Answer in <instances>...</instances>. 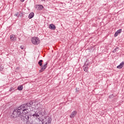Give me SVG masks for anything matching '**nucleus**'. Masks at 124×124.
Returning <instances> with one entry per match:
<instances>
[{"label":"nucleus","mask_w":124,"mask_h":124,"mask_svg":"<svg viewBox=\"0 0 124 124\" xmlns=\"http://www.w3.org/2000/svg\"><path fill=\"white\" fill-rule=\"evenodd\" d=\"M4 69V67L2 64H0V71H2Z\"/></svg>","instance_id":"4468645a"},{"label":"nucleus","mask_w":124,"mask_h":124,"mask_svg":"<svg viewBox=\"0 0 124 124\" xmlns=\"http://www.w3.org/2000/svg\"><path fill=\"white\" fill-rule=\"evenodd\" d=\"M122 32V29H120L118 30L114 34V37H117L119 34H120Z\"/></svg>","instance_id":"0eeeda50"},{"label":"nucleus","mask_w":124,"mask_h":124,"mask_svg":"<svg viewBox=\"0 0 124 124\" xmlns=\"http://www.w3.org/2000/svg\"><path fill=\"white\" fill-rule=\"evenodd\" d=\"M48 64V63H45L44 65H43V66H41V68L42 69V70L44 71V70H45L46 68H47V65Z\"/></svg>","instance_id":"9b49d317"},{"label":"nucleus","mask_w":124,"mask_h":124,"mask_svg":"<svg viewBox=\"0 0 124 124\" xmlns=\"http://www.w3.org/2000/svg\"><path fill=\"white\" fill-rule=\"evenodd\" d=\"M36 8L38 10H41V9H43L44 7L41 5H36Z\"/></svg>","instance_id":"6e6552de"},{"label":"nucleus","mask_w":124,"mask_h":124,"mask_svg":"<svg viewBox=\"0 0 124 124\" xmlns=\"http://www.w3.org/2000/svg\"><path fill=\"white\" fill-rule=\"evenodd\" d=\"M88 69H89V67L87 65H85L84 66L83 70L85 72H88Z\"/></svg>","instance_id":"f8f14e48"},{"label":"nucleus","mask_w":124,"mask_h":124,"mask_svg":"<svg viewBox=\"0 0 124 124\" xmlns=\"http://www.w3.org/2000/svg\"><path fill=\"white\" fill-rule=\"evenodd\" d=\"M34 16V14L33 13H31L29 16V19H31Z\"/></svg>","instance_id":"ddd939ff"},{"label":"nucleus","mask_w":124,"mask_h":124,"mask_svg":"<svg viewBox=\"0 0 124 124\" xmlns=\"http://www.w3.org/2000/svg\"><path fill=\"white\" fill-rule=\"evenodd\" d=\"M39 112L38 113L35 112L34 114H30L31 117H33L36 120H38L39 122H42V124H51V120L50 118L48 117H43V115H44V109H40V108H38Z\"/></svg>","instance_id":"f257e3e1"},{"label":"nucleus","mask_w":124,"mask_h":124,"mask_svg":"<svg viewBox=\"0 0 124 124\" xmlns=\"http://www.w3.org/2000/svg\"><path fill=\"white\" fill-rule=\"evenodd\" d=\"M49 29L50 30H56V26L53 24H50L49 26Z\"/></svg>","instance_id":"9d476101"},{"label":"nucleus","mask_w":124,"mask_h":124,"mask_svg":"<svg viewBox=\"0 0 124 124\" xmlns=\"http://www.w3.org/2000/svg\"><path fill=\"white\" fill-rule=\"evenodd\" d=\"M76 115H77V111H74L72 112V113L70 115V118H71V119H73V118H74V117H75Z\"/></svg>","instance_id":"39448f33"},{"label":"nucleus","mask_w":124,"mask_h":124,"mask_svg":"<svg viewBox=\"0 0 124 124\" xmlns=\"http://www.w3.org/2000/svg\"><path fill=\"white\" fill-rule=\"evenodd\" d=\"M19 116H21V111L20 110H19V108L18 109H16L15 111H14L13 114L11 115L12 118H17V117H19Z\"/></svg>","instance_id":"7ed1b4c3"},{"label":"nucleus","mask_w":124,"mask_h":124,"mask_svg":"<svg viewBox=\"0 0 124 124\" xmlns=\"http://www.w3.org/2000/svg\"><path fill=\"white\" fill-rule=\"evenodd\" d=\"M124 62H122L120 65L117 66V68H118L119 69H121V68H123L124 67Z\"/></svg>","instance_id":"1a4fd4ad"},{"label":"nucleus","mask_w":124,"mask_h":124,"mask_svg":"<svg viewBox=\"0 0 124 124\" xmlns=\"http://www.w3.org/2000/svg\"><path fill=\"white\" fill-rule=\"evenodd\" d=\"M42 62H43V60H40L38 62V64L40 66H42Z\"/></svg>","instance_id":"2eb2a0df"},{"label":"nucleus","mask_w":124,"mask_h":124,"mask_svg":"<svg viewBox=\"0 0 124 124\" xmlns=\"http://www.w3.org/2000/svg\"><path fill=\"white\" fill-rule=\"evenodd\" d=\"M20 48H21V49H24V47H23L22 46H20Z\"/></svg>","instance_id":"aec40b11"},{"label":"nucleus","mask_w":124,"mask_h":124,"mask_svg":"<svg viewBox=\"0 0 124 124\" xmlns=\"http://www.w3.org/2000/svg\"><path fill=\"white\" fill-rule=\"evenodd\" d=\"M31 40L32 44H34V45H38V44H40V40L38 37H33L31 38Z\"/></svg>","instance_id":"20e7f679"},{"label":"nucleus","mask_w":124,"mask_h":124,"mask_svg":"<svg viewBox=\"0 0 124 124\" xmlns=\"http://www.w3.org/2000/svg\"><path fill=\"white\" fill-rule=\"evenodd\" d=\"M43 71H44V70H43L42 68H41V70H39V73H41V72H43Z\"/></svg>","instance_id":"a211bd4d"},{"label":"nucleus","mask_w":124,"mask_h":124,"mask_svg":"<svg viewBox=\"0 0 124 124\" xmlns=\"http://www.w3.org/2000/svg\"><path fill=\"white\" fill-rule=\"evenodd\" d=\"M18 91H22L23 90V86L22 85L19 86L17 88Z\"/></svg>","instance_id":"dca6fc26"},{"label":"nucleus","mask_w":124,"mask_h":124,"mask_svg":"<svg viewBox=\"0 0 124 124\" xmlns=\"http://www.w3.org/2000/svg\"><path fill=\"white\" fill-rule=\"evenodd\" d=\"M35 106H32L31 107L28 106L27 104H24L21 105L19 108V110L21 112V117H23L28 121L30 117H29V113H31V111H34L35 110Z\"/></svg>","instance_id":"f03ea898"},{"label":"nucleus","mask_w":124,"mask_h":124,"mask_svg":"<svg viewBox=\"0 0 124 124\" xmlns=\"http://www.w3.org/2000/svg\"><path fill=\"white\" fill-rule=\"evenodd\" d=\"M10 39L11 41H16L17 37H16V36H15V35H11Z\"/></svg>","instance_id":"423d86ee"},{"label":"nucleus","mask_w":124,"mask_h":124,"mask_svg":"<svg viewBox=\"0 0 124 124\" xmlns=\"http://www.w3.org/2000/svg\"><path fill=\"white\" fill-rule=\"evenodd\" d=\"M19 13H16V14H15V16L16 17H19Z\"/></svg>","instance_id":"f3484780"},{"label":"nucleus","mask_w":124,"mask_h":124,"mask_svg":"<svg viewBox=\"0 0 124 124\" xmlns=\"http://www.w3.org/2000/svg\"><path fill=\"white\" fill-rule=\"evenodd\" d=\"M20 1H21V2H24V1H25V0H20Z\"/></svg>","instance_id":"6ab92c4d"}]
</instances>
